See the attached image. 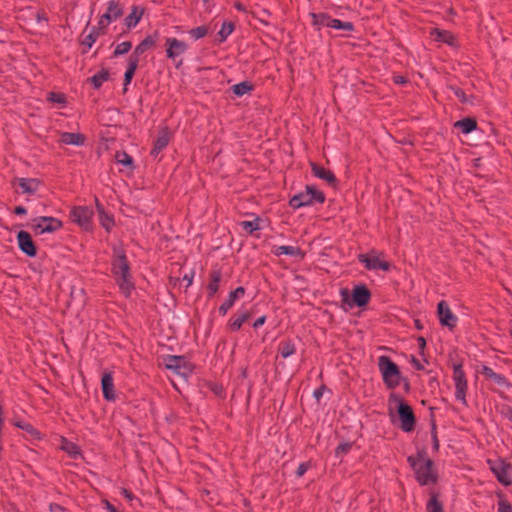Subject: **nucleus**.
Returning <instances> with one entry per match:
<instances>
[{"instance_id":"obj_56","label":"nucleus","mask_w":512,"mask_h":512,"mask_svg":"<svg viewBox=\"0 0 512 512\" xmlns=\"http://www.w3.org/2000/svg\"><path fill=\"white\" fill-rule=\"evenodd\" d=\"M417 342H418V346H419V349H420V352L423 353L425 347H426V340L424 337L422 336H419L417 338Z\"/></svg>"},{"instance_id":"obj_8","label":"nucleus","mask_w":512,"mask_h":512,"mask_svg":"<svg viewBox=\"0 0 512 512\" xmlns=\"http://www.w3.org/2000/svg\"><path fill=\"white\" fill-rule=\"evenodd\" d=\"M166 56L175 62V67L179 68L183 64V60L177 58L188 50V44L175 37H168L165 40Z\"/></svg>"},{"instance_id":"obj_46","label":"nucleus","mask_w":512,"mask_h":512,"mask_svg":"<svg viewBox=\"0 0 512 512\" xmlns=\"http://www.w3.org/2000/svg\"><path fill=\"white\" fill-rule=\"evenodd\" d=\"M497 505V512H512V505L502 496H499Z\"/></svg>"},{"instance_id":"obj_29","label":"nucleus","mask_w":512,"mask_h":512,"mask_svg":"<svg viewBox=\"0 0 512 512\" xmlns=\"http://www.w3.org/2000/svg\"><path fill=\"white\" fill-rule=\"evenodd\" d=\"M296 347L292 340L287 339L280 342L278 347V353L281 355L282 358H288L295 354Z\"/></svg>"},{"instance_id":"obj_30","label":"nucleus","mask_w":512,"mask_h":512,"mask_svg":"<svg viewBox=\"0 0 512 512\" xmlns=\"http://www.w3.org/2000/svg\"><path fill=\"white\" fill-rule=\"evenodd\" d=\"M431 36L435 38L436 41L447 43L452 45L454 41V36L451 32L447 30H440L438 28H434L431 31Z\"/></svg>"},{"instance_id":"obj_25","label":"nucleus","mask_w":512,"mask_h":512,"mask_svg":"<svg viewBox=\"0 0 512 512\" xmlns=\"http://www.w3.org/2000/svg\"><path fill=\"white\" fill-rule=\"evenodd\" d=\"M222 279L220 270H213L209 274V283L207 285L208 297L212 298L219 289V284Z\"/></svg>"},{"instance_id":"obj_63","label":"nucleus","mask_w":512,"mask_h":512,"mask_svg":"<svg viewBox=\"0 0 512 512\" xmlns=\"http://www.w3.org/2000/svg\"><path fill=\"white\" fill-rule=\"evenodd\" d=\"M394 82L396 84H404V83H406V79L403 76H395Z\"/></svg>"},{"instance_id":"obj_41","label":"nucleus","mask_w":512,"mask_h":512,"mask_svg":"<svg viewBox=\"0 0 512 512\" xmlns=\"http://www.w3.org/2000/svg\"><path fill=\"white\" fill-rule=\"evenodd\" d=\"M234 24L231 22H224L218 32L219 42H224L227 37L233 32Z\"/></svg>"},{"instance_id":"obj_49","label":"nucleus","mask_w":512,"mask_h":512,"mask_svg":"<svg viewBox=\"0 0 512 512\" xmlns=\"http://www.w3.org/2000/svg\"><path fill=\"white\" fill-rule=\"evenodd\" d=\"M271 16V12L268 9H262L260 12V17H256L262 24L265 26L269 25V22L266 20V18Z\"/></svg>"},{"instance_id":"obj_14","label":"nucleus","mask_w":512,"mask_h":512,"mask_svg":"<svg viewBox=\"0 0 512 512\" xmlns=\"http://www.w3.org/2000/svg\"><path fill=\"white\" fill-rule=\"evenodd\" d=\"M482 374L485 376L486 381L492 389L498 390L508 387L506 378L502 374L495 372L493 369L482 366Z\"/></svg>"},{"instance_id":"obj_28","label":"nucleus","mask_w":512,"mask_h":512,"mask_svg":"<svg viewBox=\"0 0 512 512\" xmlns=\"http://www.w3.org/2000/svg\"><path fill=\"white\" fill-rule=\"evenodd\" d=\"M454 126L463 133L468 134L477 129V120L475 118H464L457 121Z\"/></svg>"},{"instance_id":"obj_51","label":"nucleus","mask_w":512,"mask_h":512,"mask_svg":"<svg viewBox=\"0 0 512 512\" xmlns=\"http://www.w3.org/2000/svg\"><path fill=\"white\" fill-rule=\"evenodd\" d=\"M35 17H36L37 22H47L48 21L46 12L43 9L38 10L35 14Z\"/></svg>"},{"instance_id":"obj_34","label":"nucleus","mask_w":512,"mask_h":512,"mask_svg":"<svg viewBox=\"0 0 512 512\" xmlns=\"http://www.w3.org/2000/svg\"><path fill=\"white\" fill-rule=\"evenodd\" d=\"M430 499L427 502L426 509L428 512H443L442 503L438 500V494L434 491L430 492Z\"/></svg>"},{"instance_id":"obj_6","label":"nucleus","mask_w":512,"mask_h":512,"mask_svg":"<svg viewBox=\"0 0 512 512\" xmlns=\"http://www.w3.org/2000/svg\"><path fill=\"white\" fill-rule=\"evenodd\" d=\"M63 226L61 220L55 217L40 216L32 219L31 228L36 235L53 233Z\"/></svg>"},{"instance_id":"obj_31","label":"nucleus","mask_w":512,"mask_h":512,"mask_svg":"<svg viewBox=\"0 0 512 512\" xmlns=\"http://www.w3.org/2000/svg\"><path fill=\"white\" fill-rule=\"evenodd\" d=\"M19 186L23 193L33 194L36 192L39 182L36 179L20 178Z\"/></svg>"},{"instance_id":"obj_42","label":"nucleus","mask_w":512,"mask_h":512,"mask_svg":"<svg viewBox=\"0 0 512 512\" xmlns=\"http://www.w3.org/2000/svg\"><path fill=\"white\" fill-rule=\"evenodd\" d=\"M61 448H62V450H64L70 456H73V457L79 455V453H80L78 446L75 445L74 443L68 441L65 438H62Z\"/></svg>"},{"instance_id":"obj_57","label":"nucleus","mask_w":512,"mask_h":512,"mask_svg":"<svg viewBox=\"0 0 512 512\" xmlns=\"http://www.w3.org/2000/svg\"><path fill=\"white\" fill-rule=\"evenodd\" d=\"M432 441H433V449L437 451L439 449V441H438V438H437V435L435 432V427L433 428V432H432Z\"/></svg>"},{"instance_id":"obj_27","label":"nucleus","mask_w":512,"mask_h":512,"mask_svg":"<svg viewBox=\"0 0 512 512\" xmlns=\"http://www.w3.org/2000/svg\"><path fill=\"white\" fill-rule=\"evenodd\" d=\"M138 63H139L138 60H136L135 58L128 59V66H127L126 72L124 74V89H123L124 92L127 91V86L132 81L135 71L137 70Z\"/></svg>"},{"instance_id":"obj_2","label":"nucleus","mask_w":512,"mask_h":512,"mask_svg":"<svg viewBox=\"0 0 512 512\" xmlns=\"http://www.w3.org/2000/svg\"><path fill=\"white\" fill-rule=\"evenodd\" d=\"M407 460L413 468L420 485L436 483L437 474L433 470V461L427 458L425 453L419 452L416 456H409Z\"/></svg>"},{"instance_id":"obj_45","label":"nucleus","mask_w":512,"mask_h":512,"mask_svg":"<svg viewBox=\"0 0 512 512\" xmlns=\"http://www.w3.org/2000/svg\"><path fill=\"white\" fill-rule=\"evenodd\" d=\"M131 47H132V43L130 41H124L122 43H119L116 46L113 54H114V56L124 55L129 52Z\"/></svg>"},{"instance_id":"obj_15","label":"nucleus","mask_w":512,"mask_h":512,"mask_svg":"<svg viewBox=\"0 0 512 512\" xmlns=\"http://www.w3.org/2000/svg\"><path fill=\"white\" fill-rule=\"evenodd\" d=\"M438 317L441 325L453 329L457 323V317L452 313L445 301H440L437 306Z\"/></svg>"},{"instance_id":"obj_7","label":"nucleus","mask_w":512,"mask_h":512,"mask_svg":"<svg viewBox=\"0 0 512 512\" xmlns=\"http://www.w3.org/2000/svg\"><path fill=\"white\" fill-rule=\"evenodd\" d=\"M487 464L489 465L490 470L494 474V476L497 478V480L505 485L509 486L512 484V465L509 463H506L502 459H495V460H487Z\"/></svg>"},{"instance_id":"obj_64","label":"nucleus","mask_w":512,"mask_h":512,"mask_svg":"<svg viewBox=\"0 0 512 512\" xmlns=\"http://www.w3.org/2000/svg\"><path fill=\"white\" fill-rule=\"evenodd\" d=\"M412 362L414 364V367L417 369V370H422L424 369L423 365L416 359V358H413L412 359Z\"/></svg>"},{"instance_id":"obj_54","label":"nucleus","mask_w":512,"mask_h":512,"mask_svg":"<svg viewBox=\"0 0 512 512\" xmlns=\"http://www.w3.org/2000/svg\"><path fill=\"white\" fill-rule=\"evenodd\" d=\"M324 389H325V386L322 385L321 387L317 388L314 392H313V396L316 400H320V398L322 397L323 395V392H324Z\"/></svg>"},{"instance_id":"obj_40","label":"nucleus","mask_w":512,"mask_h":512,"mask_svg":"<svg viewBox=\"0 0 512 512\" xmlns=\"http://www.w3.org/2000/svg\"><path fill=\"white\" fill-rule=\"evenodd\" d=\"M329 27L345 31H352L354 29L352 22H344L339 19H333L331 17Z\"/></svg>"},{"instance_id":"obj_44","label":"nucleus","mask_w":512,"mask_h":512,"mask_svg":"<svg viewBox=\"0 0 512 512\" xmlns=\"http://www.w3.org/2000/svg\"><path fill=\"white\" fill-rule=\"evenodd\" d=\"M259 222H260V219L259 218H255L254 220L252 221H242L240 223L241 227L248 233L252 234L254 231L256 230H259L260 229V225H259Z\"/></svg>"},{"instance_id":"obj_60","label":"nucleus","mask_w":512,"mask_h":512,"mask_svg":"<svg viewBox=\"0 0 512 512\" xmlns=\"http://www.w3.org/2000/svg\"><path fill=\"white\" fill-rule=\"evenodd\" d=\"M234 8L236 10H238V11L246 12V8H245V6L241 2H235L234 3Z\"/></svg>"},{"instance_id":"obj_59","label":"nucleus","mask_w":512,"mask_h":512,"mask_svg":"<svg viewBox=\"0 0 512 512\" xmlns=\"http://www.w3.org/2000/svg\"><path fill=\"white\" fill-rule=\"evenodd\" d=\"M121 494H122L125 498H127V499H129V500H132V499H133V494H132V492H130L129 490H127V489H125V488H122V489H121Z\"/></svg>"},{"instance_id":"obj_32","label":"nucleus","mask_w":512,"mask_h":512,"mask_svg":"<svg viewBox=\"0 0 512 512\" xmlns=\"http://www.w3.org/2000/svg\"><path fill=\"white\" fill-rule=\"evenodd\" d=\"M274 254L276 256H280V255L300 256V255H302V251L299 247L281 245V246L275 247Z\"/></svg>"},{"instance_id":"obj_12","label":"nucleus","mask_w":512,"mask_h":512,"mask_svg":"<svg viewBox=\"0 0 512 512\" xmlns=\"http://www.w3.org/2000/svg\"><path fill=\"white\" fill-rule=\"evenodd\" d=\"M453 380L456 386V399L465 403L467 382L465 380L462 364H453Z\"/></svg>"},{"instance_id":"obj_20","label":"nucleus","mask_w":512,"mask_h":512,"mask_svg":"<svg viewBox=\"0 0 512 512\" xmlns=\"http://www.w3.org/2000/svg\"><path fill=\"white\" fill-rule=\"evenodd\" d=\"M311 170L315 177L324 180L331 186L336 185V177L332 171L325 169L323 166L315 163H311Z\"/></svg>"},{"instance_id":"obj_5","label":"nucleus","mask_w":512,"mask_h":512,"mask_svg":"<svg viewBox=\"0 0 512 512\" xmlns=\"http://www.w3.org/2000/svg\"><path fill=\"white\" fill-rule=\"evenodd\" d=\"M389 405L392 403L398 406V415L401 421V429L404 432H411L415 427V416L412 408L403 401L402 397L397 393H391L388 399Z\"/></svg>"},{"instance_id":"obj_17","label":"nucleus","mask_w":512,"mask_h":512,"mask_svg":"<svg viewBox=\"0 0 512 512\" xmlns=\"http://www.w3.org/2000/svg\"><path fill=\"white\" fill-rule=\"evenodd\" d=\"M158 40V32H154V34L147 35L134 49L133 53L129 56V58H135L139 61V57L145 53L147 50L152 48Z\"/></svg>"},{"instance_id":"obj_26","label":"nucleus","mask_w":512,"mask_h":512,"mask_svg":"<svg viewBox=\"0 0 512 512\" xmlns=\"http://www.w3.org/2000/svg\"><path fill=\"white\" fill-rule=\"evenodd\" d=\"M96 208L99 213L101 225L106 231H110L114 226L113 218L105 212L104 207L99 203L98 199H96Z\"/></svg>"},{"instance_id":"obj_10","label":"nucleus","mask_w":512,"mask_h":512,"mask_svg":"<svg viewBox=\"0 0 512 512\" xmlns=\"http://www.w3.org/2000/svg\"><path fill=\"white\" fill-rule=\"evenodd\" d=\"M70 216L73 222L77 223L85 230H89L91 228V219L93 216V211L89 207H74L70 212Z\"/></svg>"},{"instance_id":"obj_35","label":"nucleus","mask_w":512,"mask_h":512,"mask_svg":"<svg viewBox=\"0 0 512 512\" xmlns=\"http://www.w3.org/2000/svg\"><path fill=\"white\" fill-rule=\"evenodd\" d=\"M115 160L118 164H121L131 170L134 169L133 158L125 151L116 152Z\"/></svg>"},{"instance_id":"obj_50","label":"nucleus","mask_w":512,"mask_h":512,"mask_svg":"<svg viewBox=\"0 0 512 512\" xmlns=\"http://www.w3.org/2000/svg\"><path fill=\"white\" fill-rule=\"evenodd\" d=\"M310 465L307 462L301 463L296 469L297 477H302L306 471L309 469Z\"/></svg>"},{"instance_id":"obj_13","label":"nucleus","mask_w":512,"mask_h":512,"mask_svg":"<svg viewBox=\"0 0 512 512\" xmlns=\"http://www.w3.org/2000/svg\"><path fill=\"white\" fill-rule=\"evenodd\" d=\"M17 243L19 249L27 256L34 257L37 254V249L31 235L24 230L17 233Z\"/></svg>"},{"instance_id":"obj_22","label":"nucleus","mask_w":512,"mask_h":512,"mask_svg":"<svg viewBox=\"0 0 512 512\" xmlns=\"http://www.w3.org/2000/svg\"><path fill=\"white\" fill-rule=\"evenodd\" d=\"M101 386H102V392L103 397L108 400H114L115 394H114V384H113V377L110 372H105L101 379Z\"/></svg>"},{"instance_id":"obj_11","label":"nucleus","mask_w":512,"mask_h":512,"mask_svg":"<svg viewBox=\"0 0 512 512\" xmlns=\"http://www.w3.org/2000/svg\"><path fill=\"white\" fill-rule=\"evenodd\" d=\"M165 367L181 376H187L191 371L190 364L184 356H168L165 359Z\"/></svg>"},{"instance_id":"obj_1","label":"nucleus","mask_w":512,"mask_h":512,"mask_svg":"<svg viewBox=\"0 0 512 512\" xmlns=\"http://www.w3.org/2000/svg\"><path fill=\"white\" fill-rule=\"evenodd\" d=\"M112 274L125 296H129L134 284L131 280L130 266L125 251L121 247L113 248Z\"/></svg>"},{"instance_id":"obj_33","label":"nucleus","mask_w":512,"mask_h":512,"mask_svg":"<svg viewBox=\"0 0 512 512\" xmlns=\"http://www.w3.org/2000/svg\"><path fill=\"white\" fill-rule=\"evenodd\" d=\"M109 79V72L107 69H102L95 75H93L91 78L88 79V81L93 85L95 89H99L104 82H106Z\"/></svg>"},{"instance_id":"obj_47","label":"nucleus","mask_w":512,"mask_h":512,"mask_svg":"<svg viewBox=\"0 0 512 512\" xmlns=\"http://www.w3.org/2000/svg\"><path fill=\"white\" fill-rule=\"evenodd\" d=\"M50 102L58 103V104H65L66 98L65 95L62 93H56V92H50L48 94L47 98Z\"/></svg>"},{"instance_id":"obj_9","label":"nucleus","mask_w":512,"mask_h":512,"mask_svg":"<svg viewBox=\"0 0 512 512\" xmlns=\"http://www.w3.org/2000/svg\"><path fill=\"white\" fill-rule=\"evenodd\" d=\"M358 260L360 263L364 264L365 268L368 270H390V264L387 261L381 260L374 251L367 254H360Z\"/></svg>"},{"instance_id":"obj_52","label":"nucleus","mask_w":512,"mask_h":512,"mask_svg":"<svg viewBox=\"0 0 512 512\" xmlns=\"http://www.w3.org/2000/svg\"><path fill=\"white\" fill-rule=\"evenodd\" d=\"M110 23H111V21L105 20L102 15L98 22V27H96V28L100 32L101 30L105 29Z\"/></svg>"},{"instance_id":"obj_39","label":"nucleus","mask_w":512,"mask_h":512,"mask_svg":"<svg viewBox=\"0 0 512 512\" xmlns=\"http://www.w3.org/2000/svg\"><path fill=\"white\" fill-rule=\"evenodd\" d=\"M101 32L97 30L96 27H92L89 34L84 37L82 40V45L86 46L88 49H90L93 44L98 39Z\"/></svg>"},{"instance_id":"obj_16","label":"nucleus","mask_w":512,"mask_h":512,"mask_svg":"<svg viewBox=\"0 0 512 512\" xmlns=\"http://www.w3.org/2000/svg\"><path fill=\"white\" fill-rule=\"evenodd\" d=\"M171 139V132L168 127H163L159 130L156 140L154 141L153 148L150 155L157 158L158 155L168 146Z\"/></svg>"},{"instance_id":"obj_48","label":"nucleus","mask_w":512,"mask_h":512,"mask_svg":"<svg viewBox=\"0 0 512 512\" xmlns=\"http://www.w3.org/2000/svg\"><path fill=\"white\" fill-rule=\"evenodd\" d=\"M351 443H341L335 449L336 457H340L344 454H347L351 450Z\"/></svg>"},{"instance_id":"obj_61","label":"nucleus","mask_w":512,"mask_h":512,"mask_svg":"<svg viewBox=\"0 0 512 512\" xmlns=\"http://www.w3.org/2000/svg\"><path fill=\"white\" fill-rule=\"evenodd\" d=\"M183 280L187 282V286H190L192 284L193 274H185Z\"/></svg>"},{"instance_id":"obj_36","label":"nucleus","mask_w":512,"mask_h":512,"mask_svg":"<svg viewBox=\"0 0 512 512\" xmlns=\"http://www.w3.org/2000/svg\"><path fill=\"white\" fill-rule=\"evenodd\" d=\"M142 14L143 12L139 11L138 7H133L131 13L125 18L126 26L128 28L135 27L139 23Z\"/></svg>"},{"instance_id":"obj_4","label":"nucleus","mask_w":512,"mask_h":512,"mask_svg":"<svg viewBox=\"0 0 512 512\" xmlns=\"http://www.w3.org/2000/svg\"><path fill=\"white\" fill-rule=\"evenodd\" d=\"M324 201L325 195L322 191L318 190L315 186L307 185L304 191L295 194L289 200V206L293 209H299L314 203L322 204Z\"/></svg>"},{"instance_id":"obj_18","label":"nucleus","mask_w":512,"mask_h":512,"mask_svg":"<svg viewBox=\"0 0 512 512\" xmlns=\"http://www.w3.org/2000/svg\"><path fill=\"white\" fill-rule=\"evenodd\" d=\"M371 298V293L369 289L366 287V285L361 284L357 285L352 290V299L353 302L358 307H363L368 304Z\"/></svg>"},{"instance_id":"obj_19","label":"nucleus","mask_w":512,"mask_h":512,"mask_svg":"<svg viewBox=\"0 0 512 512\" xmlns=\"http://www.w3.org/2000/svg\"><path fill=\"white\" fill-rule=\"evenodd\" d=\"M245 289L243 287H237L234 291H231L227 299L219 307V313L224 316L228 310L234 305L235 301L243 297Z\"/></svg>"},{"instance_id":"obj_55","label":"nucleus","mask_w":512,"mask_h":512,"mask_svg":"<svg viewBox=\"0 0 512 512\" xmlns=\"http://www.w3.org/2000/svg\"><path fill=\"white\" fill-rule=\"evenodd\" d=\"M266 321V316H261L257 318L253 323V328L257 329L258 327L262 326Z\"/></svg>"},{"instance_id":"obj_62","label":"nucleus","mask_w":512,"mask_h":512,"mask_svg":"<svg viewBox=\"0 0 512 512\" xmlns=\"http://www.w3.org/2000/svg\"><path fill=\"white\" fill-rule=\"evenodd\" d=\"M105 507L110 512H118V510L108 501H105Z\"/></svg>"},{"instance_id":"obj_3","label":"nucleus","mask_w":512,"mask_h":512,"mask_svg":"<svg viewBox=\"0 0 512 512\" xmlns=\"http://www.w3.org/2000/svg\"><path fill=\"white\" fill-rule=\"evenodd\" d=\"M378 368L388 389H395L400 385L401 372L389 356L382 355L378 358Z\"/></svg>"},{"instance_id":"obj_24","label":"nucleus","mask_w":512,"mask_h":512,"mask_svg":"<svg viewBox=\"0 0 512 512\" xmlns=\"http://www.w3.org/2000/svg\"><path fill=\"white\" fill-rule=\"evenodd\" d=\"M123 14V9L118 1H109L107 11L103 14V18L108 21H115Z\"/></svg>"},{"instance_id":"obj_23","label":"nucleus","mask_w":512,"mask_h":512,"mask_svg":"<svg viewBox=\"0 0 512 512\" xmlns=\"http://www.w3.org/2000/svg\"><path fill=\"white\" fill-rule=\"evenodd\" d=\"M59 142L65 145L82 146L85 143V136L81 133L62 132Z\"/></svg>"},{"instance_id":"obj_21","label":"nucleus","mask_w":512,"mask_h":512,"mask_svg":"<svg viewBox=\"0 0 512 512\" xmlns=\"http://www.w3.org/2000/svg\"><path fill=\"white\" fill-rule=\"evenodd\" d=\"M252 316L251 312L248 310H242L238 313L234 314L229 322L228 327L231 331H238L242 327L243 323H245Z\"/></svg>"},{"instance_id":"obj_43","label":"nucleus","mask_w":512,"mask_h":512,"mask_svg":"<svg viewBox=\"0 0 512 512\" xmlns=\"http://www.w3.org/2000/svg\"><path fill=\"white\" fill-rule=\"evenodd\" d=\"M208 31H209V29L206 25H201V26H198L196 28H192L191 30H189V35L194 40H198V39L205 37L208 34Z\"/></svg>"},{"instance_id":"obj_58","label":"nucleus","mask_w":512,"mask_h":512,"mask_svg":"<svg viewBox=\"0 0 512 512\" xmlns=\"http://www.w3.org/2000/svg\"><path fill=\"white\" fill-rule=\"evenodd\" d=\"M26 212H27V211H26V208H25V207H23V206H17V207H15V209H14V213H15L16 215H24V214H26Z\"/></svg>"},{"instance_id":"obj_53","label":"nucleus","mask_w":512,"mask_h":512,"mask_svg":"<svg viewBox=\"0 0 512 512\" xmlns=\"http://www.w3.org/2000/svg\"><path fill=\"white\" fill-rule=\"evenodd\" d=\"M50 512H64L65 508L57 503H51L49 505Z\"/></svg>"},{"instance_id":"obj_37","label":"nucleus","mask_w":512,"mask_h":512,"mask_svg":"<svg viewBox=\"0 0 512 512\" xmlns=\"http://www.w3.org/2000/svg\"><path fill=\"white\" fill-rule=\"evenodd\" d=\"M313 24L320 27H329L330 16L326 13H312Z\"/></svg>"},{"instance_id":"obj_38","label":"nucleus","mask_w":512,"mask_h":512,"mask_svg":"<svg viewBox=\"0 0 512 512\" xmlns=\"http://www.w3.org/2000/svg\"><path fill=\"white\" fill-rule=\"evenodd\" d=\"M253 88L252 84L248 81H243L232 86V91L237 96H243L244 94L251 91Z\"/></svg>"}]
</instances>
